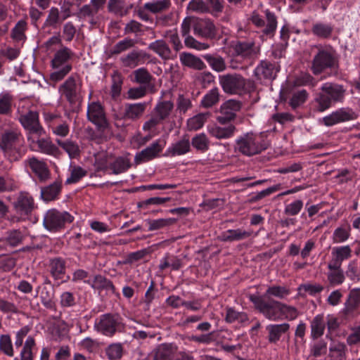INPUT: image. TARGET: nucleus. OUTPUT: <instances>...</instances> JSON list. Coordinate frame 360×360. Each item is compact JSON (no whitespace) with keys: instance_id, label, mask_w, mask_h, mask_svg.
<instances>
[{"instance_id":"43","label":"nucleus","mask_w":360,"mask_h":360,"mask_svg":"<svg viewBox=\"0 0 360 360\" xmlns=\"http://www.w3.org/2000/svg\"><path fill=\"white\" fill-rule=\"evenodd\" d=\"M210 67L216 72H223L226 69L224 59L220 56L206 54L203 56Z\"/></svg>"},{"instance_id":"57","label":"nucleus","mask_w":360,"mask_h":360,"mask_svg":"<svg viewBox=\"0 0 360 360\" xmlns=\"http://www.w3.org/2000/svg\"><path fill=\"white\" fill-rule=\"evenodd\" d=\"M23 234L18 230H12L8 232L6 237L2 240L6 241L11 247H15L22 243Z\"/></svg>"},{"instance_id":"50","label":"nucleus","mask_w":360,"mask_h":360,"mask_svg":"<svg viewBox=\"0 0 360 360\" xmlns=\"http://www.w3.org/2000/svg\"><path fill=\"white\" fill-rule=\"evenodd\" d=\"M176 221L174 218L158 219L155 220L149 219L147 221L148 224V231L159 230L166 226H171Z\"/></svg>"},{"instance_id":"15","label":"nucleus","mask_w":360,"mask_h":360,"mask_svg":"<svg viewBox=\"0 0 360 360\" xmlns=\"http://www.w3.org/2000/svg\"><path fill=\"white\" fill-rule=\"evenodd\" d=\"M13 208L20 217H27L35 208L34 200L29 193L21 191L13 202Z\"/></svg>"},{"instance_id":"24","label":"nucleus","mask_w":360,"mask_h":360,"mask_svg":"<svg viewBox=\"0 0 360 360\" xmlns=\"http://www.w3.org/2000/svg\"><path fill=\"white\" fill-rule=\"evenodd\" d=\"M162 151V147L158 141L153 142L144 150L135 156V162L139 164L141 162L149 161L158 156Z\"/></svg>"},{"instance_id":"37","label":"nucleus","mask_w":360,"mask_h":360,"mask_svg":"<svg viewBox=\"0 0 360 360\" xmlns=\"http://www.w3.org/2000/svg\"><path fill=\"white\" fill-rule=\"evenodd\" d=\"M251 235V231H247L240 229H229L223 233V240L229 242L241 240L249 238Z\"/></svg>"},{"instance_id":"16","label":"nucleus","mask_w":360,"mask_h":360,"mask_svg":"<svg viewBox=\"0 0 360 360\" xmlns=\"http://www.w3.org/2000/svg\"><path fill=\"white\" fill-rule=\"evenodd\" d=\"M87 119L94 124L101 131L105 130L109 123L107 120L103 106L97 102H92L88 105Z\"/></svg>"},{"instance_id":"2","label":"nucleus","mask_w":360,"mask_h":360,"mask_svg":"<svg viewBox=\"0 0 360 360\" xmlns=\"http://www.w3.org/2000/svg\"><path fill=\"white\" fill-rule=\"evenodd\" d=\"M269 144L257 134L247 132L236 140L234 150L247 157H252L265 150Z\"/></svg>"},{"instance_id":"9","label":"nucleus","mask_w":360,"mask_h":360,"mask_svg":"<svg viewBox=\"0 0 360 360\" xmlns=\"http://www.w3.org/2000/svg\"><path fill=\"white\" fill-rule=\"evenodd\" d=\"M73 220L74 217L69 212L51 209L46 212L43 224L47 230L56 232L64 229L66 224H71Z\"/></svg>"},{"instance_id":"6","label":"nucleus","mask_w":360,"mask_h":360,"mask_svg":"<svg viewBox=\"0 0 360 360\" xmlns=\"http://www.w3.org/2000/svg\"><path fill=\"white\" fill-rule=\"evenodd\" d=\"M73 52L66 46H62L58 50L51 60V66L53 72L50 74V80L58 82L63 80L71 71L72 66L69 63L73 56Z\"/></svg>"},{"instance_id":"19","label":"nucleus","mask_w":360,"mask_h":360,"mask_svg":"<svg viewBox=\"0 0 360 360\" xmlns=\"http://www.w3.org/2000/svg\"><path fill=\"white\" fill-rule=\"evenodd\" d=\"M266 20L258 14L253 13L251 20L258 27H264L262 33L265 35L273 36L277 27V19L274 13L269 10L265 11Z\"/></svg>"},{"instance_id":"48","label":"nucleus","mask_w":360,"mask_h":360,"mask_svg":"<svg viewBox=\"0 0 360 360\" xmlns=\"http://www.w3.org/2000/svg\"><path fill=\"white\" fill-rule=\"evenodd\" d=\"M58 144L68 154L70 158H75L80 154L79 146L72 141H57Z\"/></svg>"},{"instance_id":"5","label":"nucleus","mask_w":360,"mask_h":360,"mask_svg":"<svg viewBox=\"0 0 360 360\" xmlns=\"http://www.w3.org/2000/svg\"><path fill=\"white\" fill-rule=\"evenodd\" d=\"M22 143V134L17 130H6L0 136V148L11 162L18 161L23 156L20 149Z\"/></svg>"},{"instance_id":"20","label":"nucleus","mask_w":360,"mask_h":360,"mask_svg":"<svg viewBox=\"0 0 360 360\" xmlns=\"http://www.w3.org/2000/svg\"><path fill=\"white\" fill-rule=\"evenodd\" d=\"M356 117V115L352 109L342 108L324 117L323 122L326 126L330 127L340 122L353 120Z\"/></svg>"},{"instance_id":"61","label":"nucleus","mask_w":360,"mask_h":360,"mask_svg":"<svg viewBox=\"0 0 360 360\" xmlns=\"http://www.w3.org/2000/svg\"><path fill=\"white\" fill-rule=\"evenodd\" d=\"M332 255L342 263L345 259L352 257V249L349 245L334 248L332 251Z\"/></svg>"},{"instance_id":"58","label":"nucleus","mask_w":360,"mask_h":360,"mask_svg":"<svg viewBox=\"0 0 360 360\" xmlns=\"http://www.w3.org/2000/svg\"><path fill=\"white\" fill-rule=\"evenodd\" d=\"M124 6L125 0H108V10L110 13L123 16L127 13L124 12Z\"/></svg>"},{"instance_id":"26","label":"nucleus","mask_w":360,"mask_h":360,"mask_svg":"<svg viewBox=\"0 0 360 360\" xmlns=\"http://www.w3.org/2000/svg\"><path fill=\"white\" fill-rule=\"evenodd\" d=\"M49 268L55 280L62 279L65 274L66 262L61 257H53L49 260Z\"/></svg>"},{"instance_id":"29","label":"nucleus","mask_w":360,"mask_h":360,"mask_svg":"<svg viewBox=\"0 0 360 360\" xmlns=\"http://www.w3.org/2000/svg\"><path fill=\"white\" fill-rule=\"evenodd\" d=\"M62 183L55 181L53 183L41 188V197L43 200L49 202L56 200L61 192Z\"/></svg>"},{"instance_id":"25","label":"nucleus","mask_w":360,"mask_h":360,"mask_svg":"<svg viewBox=\"0 0 360 360\" xmlns=\"http://www.w3.org/2000/svg\"><path fill=\"white\" fill-rule=\"evenodd\" d=\"M107 0H91L90 4L82 6L79 13L82 18L94 19L98 11L103 9Z\"/></svg>"},{"instance_id":"13","label":"nucleus","mask_w":360,"mask_h":360,"mask_svg":"<svg viewBox=\"0 0 360 360\" xmlns=\"http://www.w3.org/2000/svg\"><path fill=\"white\" fill-rule=\"evenodd\" d=\"M243 103L236 99H229L224 102L219 108V115L216 117L221 124H226L236 118L237 112L240 111Z\"/></svg>"},{"instance_id":"64","label":"nucleus","mask_w":360,"mask_h":360,"mask_svg":"<svg viewBox=\"0 0 360 360\" xmlns=\"http://www.w3.org/2000/svg\"><path fill=\"white\" fill-rule=\"evenodd\" d=\"M327 278L329 283L333 286L340 285L345 281L344 272L342 270L328 271L327 273Z\"/></svg>"},{"instance_id":"11","label":"nucleus","mask_w":360,"mask_h":360,"mask_svg":"<svg viewBox=\"0 0 360 360\" xmlns=\"http://www.w3.org/2000/svg\"><path fill=\"white\" fill-rule=\"evenodd\" d=\"M230 48L233 51V56L240 57L243 60L255 59L260 52L259 47L252 40L232 41Z\"/></svg>"},{"instance_id":"42","label":"nucleus","mask_w":360,"mask_h":360,"mask_svg":"<svg viewBox=\"0 0 360 360\" xmlns=\"http://www.w3.org/2000/svg\"><path fill=\"white\" fill-rule=\"evenodd\" d=\"M133 74L134 76L133 81L134 82L147 87L149 86L153 79V76L148 71V70L144 68H139L134 70Z\"/></svg>"},{"instance_id":"36","label":"nucleus","mask_w":360,"mask_h":360,"mask_svg":"<svg viewBox=\"0 0 360 360\" xmlns=\"http://www.w3.org/2000/svg\"><path fill=\"white\" fill-rule=\"evenodd\" d=\"M311 335L313 339H317L323 335L326 327L323 315L316 316L311 321Z\"/></svg>"},{"instance_id":"4","label":"nucleus","mask_w":360,"mask_h":360,"mask_svg":"<svg viewBox=\"0 0 360 360\" xmlns=\"http://www.w3.org/2000/svg\"><path fill=\"white\" fill-rule=\"evenodd\" d=\"M345 93L346 89L341 84L333 82L323 84L315 99L319 104L318 110L323 112L329 108L333 103H342Z\"/></svg>"},{"instance_id":"34","label":"nucleus","mask_w":360,"mask_h":360,"mask_svg":"<svg viewBox=\"0 0 360 360\" xmlns=\"http://www.w3.org/2000/svg\"><path fill=\"white\" fill-rule=\"evenodd\" d=\"M174 109V103L171 101H159L153 112L160 119L164 121L169 118Z\"/></svg>"},{"instance_id":"49","label":"nucleus","mask_w":360,"mask_h":360,"mask_svg":"<svg viewBox=\"0 0 360 360\" xmlns=\"http://www.w3.org/2000/svg\"><path fill=\"white\" fill-rule=\"evenodd\" d=\"M170 5V0H159L155 2H148L145 4L144 8L153 13H158L168 9Z\"/></svg>"},{"instance_id":"21","label":"nucleus","mask_w":360,"mask_h":360,"mask_svg":"<svg viewBox=\"0 0 360 360\" xmlns=\"http://www.w3.org/2000/svg\"><path fill=\"white\" fill-rule=\"evenodd\" d=\"M150 58V55L143 50H133L122 56L120 60L123 66L134 68L139 65L145 63Z\"/></svg>"},{"instance_id":"40","label":"nucleus","mask_w":360,"mask_h":360,"mask_svg":"<svg viewBox=\"0 0 360 360\" xmlns=\"http://www.w3.org/2000/svg\"><path fill=\"white\" fill-rule=\"evenodd\" d=\"M36 143L42 153L53 156H58L60 153L58 148L49 140L39 139Z\"/></svg>"},{"instance_id":"54","label":"nucleus","mask_w":360,"mask_h":360,"mask_svg":"<svg viewBox=\"0 0 360 360\" xmlns=\"http://www.w3.org/2000/svg\"><path fill=\"white\" fill-rule=\"evenodd\" d=\"M165 37L167 39L168 42L172 45V47L176 52H178L183 49V44L176 30L167 31L165 34Z\"/></svg>"},{"instance_id":"28","label":"nucleus","mask_w":360,"mask_h":360,"mask_svg":"<svg viewBox=\"0 0 360 360\" xmlns=\"http://www.w3.org/2000/svg\"><path fill=\"white\" fill-rule=\"evenodd\" d=\"M148 49L157 53L163 60L173 58L172 51L167 42L162 39L156 40L148 45Z\"/></svg>"},{"instance_id":"12","label":"nucleus","mask_w":360,"mask_h":360,"mask_svg":"<svg viewBox=\"0 0 360 360\" xmlns=\"http://www.w3.org/2000/svg\"><path fill=\"white\" fill-rule=\"evenodd\" d=\"M24 165L39 182L45 183L51 179V170L47 162L44 160L32 156L25 160Z\"/></svg>"},{"instance_id":"7","label":"nucleus","mask_w":360,"mask_h":360,"mask_svg":"<svg viewBox=\"0 0 360 360\" xmlns=\"http://www.w3.org/2000/svg\"><path fill=\"white\" fill-rule=\"evenodd\" d=\"M58 91L70 103L75 104L82 98V81L78 74H72L60 85Z\"/></svg>"},{"instance_id":"39","label":"nucleus","mask_w":360,"mask_h":360,"mask_svg":"<svg viewBox=\"0 0 360 360\" xmlns=\"http://www.w3.org/2000/svg\"><path fill=\"white\" fill-rule=\"evenodd\" d=\"M333 31V27L331 25L322 22L313 25L311 28V32L315 36L323 39L330 37Z\"/></svg>"},{"instance_id":"17","label":"nucleus","mask_w":360,"mask_h":360,"mask_svg":"<svg viewBox=\"0 0 360 360\" xmlns=\"http://www.w3.org/2000/svg\"><path fill=\"white\" fill-rule=\"evenodd\" d=\"M22 127L30 133L41 136L45 131L39 123V113L37 111L30 110L25 114L20 115L18 118Z\"/></svg>"},{"instance_id":"32","label":"nucleus","mask_w":360,"mask_h":360,"mask_svg":"<svg viewBox=\"0 0 360 360\" xmlns=\"http://www.w3.org/2000/svg\"><path fill=\"white\" fill-rule=\"evenodd\" d=\"M236 131V128L233 124H229L227 127L214 125L208 129L209 134L217 139L231 138Z\"/></svg>"},{"instance_id":"63","label":"nucleus","mask_w":360,"mask_h":360,"mask_svg":"<svg viewBox=\"0 0 360 360\" xmlns=\"http://www.w3.org/2000/svg\"><path fill=\"white\" fill-rule=\"evenodd\" d=\"M184 37V44L186 47L190 49H194L198 51L206 50L210 46L207 43L200 42L197 41L191 35H187Z\"/></svg>"},{"instance_id":"46","label":"nucleus","mask_w":360,"mask_h":360,"mask_svg":"<svg viewBox=\"0 0 360 360\" xmlns=\"http://www.w3.org/2000/svg\"><path fill=\"white\" fill-rule=\"evenodd\" d=\"M130 167L131 164L129 160L123 157L116 158L115 160L109 165V168L112 169V173L115 174L123 173L130 168Z\"/></svg>"},{"instance_id":"3","label":"nucleus","mask_w":360,"mask_h":360,"mask_svg":"<svg viewBox=\"0 0 360 360\" xmlns=\"http://www.w3.org/2000/svg\"><path fill=\"white\" fill-rule=\"evenodd\" d=\"M219 84L228 94H238L241 92H252L255 90L254 81L245 79L240 74L228 73L219 76Z\"/></svg>"},{"instance_id":"44","label":"nucleus","mask_w":360,"mask_h":360,"mask_svg":"<svg viewBox=\"0 0 360 360\" xmlns=\"http://www.w3.org/2000/svg\"><path fill=\"white\" fill-rule=\"evenodd\" d=\"M123 352V345L120 342L111 343L105 349V353L109 360L120 359Z\"/></svg>"},{"instance_id":"30","label":"nucleus","mask_w":360,"mask_h":360,"mask_svg":"<svg viewBox=\"0 0 360 360\" xmlns=\"http://www.w3.org/2000/svg\"><path fill=\"white\" fill-rule=\"evenodd\" d=\"M290 328V325L287 323L281 324H271L266 327L268 331V340L270 343H276L281 335L286 333Z\"/></svg>"},{"instance_id":"31","label":"nucleus","mask_w":360,"mask_h":360,"mask_svg":"<svg viewBox=\"0 0 360 360\" xmlns=\"http://www.w3.org/2000/svg\"><path fill=\"white\" fill-rule=\"evenodd\" d=\"M175 349L172 344L158 345L152 352L153 360H172Z\"/></svg>"},{"instance_id":"59","label":"nucleus","mask_w":360,"mask_h":360,"mask_svg":"<svg viewBox=\"0 0 360 360\" xmlns=\"http://www.w3.org/2000/svg\"><path fill=\"white\" fill-rule=\"evenodd\" d=\"M289 294L290 290L286 287L281 285H273L268 288L263 296L268 297V295H271L282 299Z\"/></svg>"},{"instance_id":"53","label":"nucleus","mask_w":360,"mask_h":360,"mask_svg":"<svg viewBox=\"0 0 360 360\" xmlns=\"http://www.w3.org/2000/svg\"><path fill=\"white\" fill-rule=\"evenodd\" d=\"M191 143L195 148L200 151L207 150L210 146L209 139L203 133L195 135L192 139Z\"/></svg>"},{"instance_id":"51","label":"nucleus","mask_w":360,"mask_h":360,"mask_svg":"<svg viewBox=\"0 0 360 360\" xmlns=\"http://www.w3.org/2000/svg\"><path fill=\"white\" fill-rule=\"evenodd\" d=\"M54 292L53 290H49L46 288H44L40 293V300L43 305L49 309H53L55 308V302L53 301Z\"/></svg>"},{"instance_id":"33","label":"nucleus","mask_w":360,"mask_h":360,"mask_svg":"<svg viewBox=\"0 0 360 360\" xmlns=\"http://www.w3.org/2000/svg\"><path fill=\"white\" fill-rule=\"evenodd\" d=\"M70 16L69 10L67 11L65 14L63 15H60V12L58 8L52 7L49 11V14L45 21L44 25L47 27H51L56 28L57 26L60 24L63 20Z\"/></svg>"},{"instance_id":"60","label":"nucleus","mask_w":360,"mask_h":360,"mask_svg":"<svg viewBox=\"0 0 360 360\" xmlns=\"http://www.w3.org/2000/svg\"><path fill=\"white\" fill-rule=\"evenodd\" d=\"M70 168V176L67 179L65 182L67 184L78 182L87 174L86 171L79 166H71Z\"/></svg>"},{"instance_id":"18","label":"nucleus","mask_w":360,"mask_h":360,"mask_svg":"<svg viewBox=\"0 0 360 360\" xmlns=\"http://www.w3.org/2000/svg\"><path fill=\"white\" fill-rule=\"evenodd\" d=\"M193 33L197 37L212 39L217 35V28L210 19L196 18L193 25Z\"/></svg>"},{"instance_id":"41","label":"nucleus","mask_w":360,"mask_h":360,"mask_svg":"<svg viewBox=\"0 0 360 360\" xmlns=\"http://www.w3.org/2000/svg\"><path fill=\"white\" fill-rule=\"evenodd\" d=\"M210 112L199 113L193 117L188 119L187 126L190 131H195L200 129L210 117Z\"/></svg>"},{"instance_id":"27","label":"nucleus","mask_w":360,"mask_h":360,"mask_svg":"<svg viewBox=\"0 0 360 360\" xmlns=\"http://www.w3.org/2000/svg\"><path fill=\"white\" fill-rule=\"evenodd\" d=\"M179 59L181 64L186 67L202 70L206 68L205 63L200 58L187 52H183L179 55Z\"/></svg>"},{"instance_id":"35","label":"nucleus","mask_w":360,"mask_h":360,"mask_svg":"<svg viewBox=\"0 0 360 360\" xmlns=\"http://www.w3.org/2000/svg\"><path fill=\"white\" fill-rule=\"evenodd\" d=\"M221 94L218 87H214L208 91L202 97L200 101V107L204 108H210L217 104L220 101Z\"/></svg>"},{"instance_id":"22","label":"nucleus","mask_w":360,"mask_h":360,"mask_svg":"<svg viewBox=\"0 0 360 360\" xmlns=\"http://www.w3.org/2000/svg\"><path fill=\"white\" fill-rule=\"evenodd\" d=\"M278 71L276 65L266 60H261L254 70V75L258 79H274Z\"/></svg>"},{"instance_id":"14","label":"nucleus","mask_w":360,"mask_h":360,"mask_svg":"<svg viewBox=\"0 0 360 360\" xmlns=\"http://www.w3.org/2000/svg\"><path fill=\"white\" fill-rule=\"evenodd\" d=\"M360 314V289L352 290L340 311L343 320L349 321Z\"/></svg>"},{"instance_id":"55","label":"nucleus","mask_w":360,"mask_h":360,"mask_svg":"<svg viewBox=\"0 0 360 360\" xmlns=\"http://www.w3.org/2000/svg\"><path fill=\"white\" fill-rule=\"evenodd\" d=\"M187 9L198 13H208L210 12L209 6L203 0H191Z\"/></svg>"},{"instance_id":"8","label":"nucleus","mask_w":360,"mask_h":360,"mask_svg":"<svg viewBox=\"0 0 360 360\" xmlns=\"http://www.w3.org/2000/svg\"><path fill=\"white\" fill-rule=\"evenodd\" d=\"M338 68V60L335 53L330 51L319 49L311 61V70L314 75H318L326 70H335Z\"/></svg>"},{"instance_id":"52","label":"nucleus","mask_w":360,"mask_h":360,"mask_svg":"<svg viewBox=\"0 0 360 360\" xmlns=\"http://www.w3.org/2000/svg\"><path fill=\"white\" fill-rule=\"evenodd\" d=\"M136 41L134 39L130 38H125L122 41L117 42L112 49V53L117 55L124 52L132 47L136 44Z\"/></svg>"},{"instance_id":"62","label":"nucleus","mask_w":360,"mask_h":360,"mask_svg":"<svg viewBox=\"0 0 360 360\" xmlns=\"http://www.w3.org/2000/svg\"><path fill=\"white\" fill-rule=\"evenodd\" d=\"M214 76L210 72H202L196 75L195 80L203 89H206L214 83Z\"/></svg>"},{"instance_id":"56","label":"nucleus","mask_w":360,"mask_h":360,"mask_svg":"<svg viewBox=\"0 0 360 360\" xmlns=\"http://www.w3.org/2000/svg\"><path fill=\"white\" fill-rule=\"evenodd\" d=\"M13 97L9 94L0 95V115H8L12 111Z\"/></svg>"},{"instance_id":"45","label":"nucleus","mask_w":360,"mask_h":360,"mask_svg":"<svg viewBox=\"0 0 360 360\" xmlns=\"http://www.w3.org/2000/svg\"><path fill=\"white\" fill-rule=\"evenodd\" d=\"M189 150L190 142L188 139L186 138L172 144V147L169 148V153L172 156L184 155Z\"/></svg>"},{"instance_id":"1","label":"nucleus","mask_w":360,"mask_h":360,"mask_svg":"<svg viewBox=\"0 0 360 360\" xmlns=\"http://www.w3.org/2000/svg\"><path fill=\"white\" fill-rule=\"evenodd\" d=\"M249 299L254 304L255 308L270 321H276L284 319L294 320L298 316V311L295 307L269 297L250 295Z\"/></svg>"},{"instance_id":"38","label":"nucleus","mask_w":360,"mask_h":360,"mask_svg":"<svg viewBox=\"0 0 360 360\" xmlns=\"http://www.w3.org/2000/svg\"><path fill=\"white\" fill-rule=\"evenodd\" d=\"M225 321L230 323L236 321L240 323H245L249 321V319L248 314L245 312H239L231 307H227L226 309Z\"/></svg>"},{"instance_id":"10","label":"nucleus","mask_w":360,"mask_h":360,"mask_svg":"<svg viewBox=\"0 0 360 360\" xmlns=\"http://www.w3.org/2000/svg\"><path fill=\"white\" fill-rule=\"evenodd\" d=\"M123 328L119 316L117 314H105L101 315L95 323L96 330L105 336L112 337Z\"/></svg>"},{"instance_id":"47","label":"nucleus","mask_w":360,"mask_h":360,"mask_svg":"<svg viewBox=\"0 0 360 360\" xmlns=\"http://www.w3.org/2000/svg\"><path fill=\"white\" fill-rule=\"evenodd\" d=\"M91 286L97 290L106 289L111 290L112 292L115 291V287L112 282L102 275L95 276Z\"/></svg>"},{"instance_id":"23","label":"nucleus","mask_w":360,"mask_h":360,"mask_svg":"<svg viewBox=\"0 0 360 360\" xmlns=\"http://www.w3.org/2000/svg\"><path fill=\"white\" fill-rule=\"evenodd\" d=\"M148 103H126L124 106L122 117L125 120L136 121L144 114Z\"/></svg>"}]
</instances>
